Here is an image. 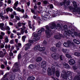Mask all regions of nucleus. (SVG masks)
Here are the masks:
<instances>
[{
  "instance_id": "54",
  "label": "nucleus",
  "mask_w": 80,
  "mask_h": 80,
  "mask_svg": "<svg viewBox=\"0 0 80 80\" xmlns=\"http://www.w3.org/2000/svg\"><path fill=\"white\" fill-rule=\"evenodd\" d=\"M43 43L44 45H47V41L44 40L43 42Z\"/></svg>"
},
{
  "instance_id": "61",
  "label": "nucleus",
  "mask_w": 80,
  "mask_h": 80,
  "mask_svg": "<svg viewBox=\"0 0 80 80\" xmlns=\"http://www.w3.org/2000/svg\"><path fill=\"white\" fill-rule=\"evenodd\" d=\"M9 43L11 44H13V40H11L9 42Z\"/></svg>"
},
{
  "instance_id": "58",
  "label": "nucleus",
  "mask_w": 80,
  "mask_h": 80,
  "mask_svg": "<svg viewBox=\"0 0 80 80\" xmlns=\"http://www.w3.org/2000/svg\"><path fill=\"white\" fill-rule=\"evenodd\" d=\"M3 2L0 1V7H2L3 6Z\"/></svg>"
},
{
  "instance_id": "6",
  "label": "nucleus",
  "mask_w": 80,
  "mask_h": 80,
  "mask_svg": "<svg viewBox=\"0 0 80 80\" xmlns=\"http://www.w3.org/2000/svg\"><path fill=\"white\" fill-rule=\"evenodd\" d=\"M51 56L53 59L54 60H57L58 58V54L57 53H53L52 54Z\"/></svg>"
},
{
  "instance_id": "20",
  "label": "nucleus",
  "mask_w": 80,
  "mask_h": 80,
  "mask_svg": "<svg viewBox=\"0 0 80 80\" xmlns=\"http://www.w3.org/2000/svg\"><path fill=\"white\" fill-rule=\"evenodd\" d=\"M35 79V78L33 76L29 77L28 78L27 80H34Z\"/></svg>"
},
{
  "instance_id": "33",
  "label": "nucleus",
  "mask_w": 80,
  "mask_h": 80,
  "mask_svg": "<svg viewBox=\"0 0 80 80\" xmlns=\"http://www.w3.org/2000/svg\"><path fill=\"white\" fill-rule=\"evenodd\" d=\"M74 55L75 56H77V57L80 56V53H78V52H76L74 53Z\"/></svg>"
},
{
  "instance_id": "15",
  "label": "nucleus",
  "mask_w": 80,
  "mask_h": 80,
  "mask_svg": "<svg viewBox=\"0 0 80 80\" xmlns=\"http://www.w3.org/2000/svg\"><path fill=\"white\" fill-rule=\"evenodd\" d=\"M20 69L19 67H17L15 69H14L13 70V72H20Z\"/></svg>"
},
{
  "instance_id": "57",
  "label": "nucleus",
  "mask_w": 80,
  "mask_h": 80,
  "mask_svg": "<svg viewBox=\"0 0 80 80\" xmlns=\"http://www.w3.org/2000/svg\"><path fill=\"white\" fill-rule=\"evenodd\" d=\"M49 7L51 9L53 8V6L52 4H51L49 5Z\"/></svg>"
},
{
  "instance_id": "47",
  "label": "nucleus",
  "mask_w": 80,
  "mask_h": 80,
  "mask_svg": "<svg viewBox=\"0 0 80 80\" xmlns=\"http://www.w3.org/2000/svg\"><path fill=\"white\" fill-rule=\"evenodd\" d=\"M24 29H23V30H21V31H20V33H21V34H22V35H23L24 33Z\"/></svg>"
},
{
  "instance_id": "41",
  "label": "nucleus",
  "mask_w": 80,
  "mask_h": 80,
  "mask_svg": "<svg viewBox=\"0 0 80 80\" xmlns=\"http://www.w3.org/2000/svg\"><path fill=\"white\" fill-rule=\"evenodd\" d=\"M70 1H68L66 2V5L67 6H68V5H70Z\"/></svg>"
},
{
  "instance_id": "62",
  "label": "nucleus",
  "mask_w": 80,
  "mask_h": 80,
  "mask_svg": "<svg viewBox=\"0 0 80 80\" xmlns=\"http://www.w3.org/2000/svg\"><path fill=\"white\" fill-rule=\"evenodd\" d=\"M18 27H21L22 23H21V22H19L18 23Z\"/></svg>"
},
{
  "instance_id": "8",
  "label": "nucleus",
  "mask_w": 80,
  "mask_h": 80,
  "mask_svg": "<svg viewBox=\"0 0 80 80\" xmlns=\"http://www.w3.org/2000/svg\"><path fill=\"white\" fill-rule=\"evenodd\" d=\"M68 63L70 65H73L75 63V61L74 60L71 59L69 61Z\"/></svg>"
},
{
  "instance_id": "48",
  "label": "nucleus",
  "mask_w": 80,
  "mask_h": 80,
  "mask_svg": "<svg viewBox=\"0 0 80 80\" xmlns=\"http://www.w3.org/2000/svg\"><path fill=\"white\" fill-rule=\"evenodd\" d=\"M15 18H16V19H17V20H20V18H19V17H18V16H15Z\"/></svg>"
},
{
  "instance_id": "55",
  "label": "nucleus",
  "mask_w": 80,
  "mask_h": 80,
  "mask_svg": "<svg viewBox=\"0 0 80 80\" xmlns=\"http://www.w3.org/2000/svg\"><path fill=\"white\" fill-rule=\"evenodd\" d=\"M41 32H43L45 31V28H42L41 29Z\"/></svg>"
},
{
  "instance_id": "25",
  "label": "nucleus",
  "mask_w": 80,
  "mask_h": 80,
  "mask_svg": "<svg viewBox=\"0 0 80 80\" xmlns=\"http://www.w3.org/2000/svg\"><path fill=\"white\" fill-rule=\"evenodd\" d=\"M73 80H80V77L79 76L77 75Z\"/></svg>"
},
{
  "instance_id": "16",
  "label": "nucleus",
  "mask_w": 80,
  "mask_h": 80,
  "mask_svg": "<svg viewBox=\"0 0 80 80\" xmlns=\"http://www.w3.org/2000/svg\"><path fill=\"white\" fill-rule=\"evenodd\" d=\"M15 78V75L13 74H11V75L10 76V80H14Z\"/></svg>"
},
{
  "instance_id": "17",
  "label": "nucleus",
  "mask_w": 80,
  "mask_h": 80,
  "mask_svg": "<svg viewBox=\"0 0 80 80\" xmlns=\"http://www.w3.org/2000/svg\"><path fill=\"white\" fill-rule=\"evenodd\" d=\"M6 11L7 13H8L9 12H13V9L10 8H8L6 9Z\"/></svg>"
},
{
  "instance_id": "37",
  "label": "nucleus",
  "mask_w": 80,
  "mask_h": 80,
  "mask_svg": "<svg viewBox=\"0 0 80 80\" xmlns=\"http://www.w3.org/2000/svg\"><path fill=\"white\" fill-rule=\"evenodd\" d=\"M18 5V1H16L14 4V7H17Z\"/></svg>"
},
{
  "instance_id": "44",
  "label": "nucleus",
  "mask_w": 80,
  "mask_h": 80,
  "mask_svg": "<svg viewBox=\"0 0 80 80\" xmlns=\"http://www.w3.org/2000/svg\"><path fill=\"white\" fill-rule=\"evenodd\" d=\"M38 36H39V35L38 34H35L34 35V37H35V38H37Z\"/></svg>"
},
{
  "instance_id": "2",
  "label": "nucleus",
  "mask_w": 80,
  "mask_h": 80,
  "mask_svg": "<svg viewBox=\"0 0 80 80\" xmlns=\"http://www.w3.org/2000/svg\"><path fill=\"white\" fill-rule=\"evenodd\" d=\"M46 28V30L45 31L46 34V37L47 38H50L51 37V36L52 35L51 33H50L49 32H51V30H50V25L49 26H45Z\"/></svg>"
},
{
  "instance_id": "34",
  "label": "nucleus",
  "mask_w": 80,
  "mask_h": 80,
  "mask_svg": "<svg viewBox=\"0 0 80 80\" xmlns=\"http://www.w3.org/2000/svg\"><path fill=\"white\" fill-rule=\"evenodd\" d=\"M22 58V55L21 54V53H19L18 56V60H20Z\"/></svg>"
},
{
  "instance_id": "51",
  "label": "nucleus",
  "mask_w": 80,
  "mask_h": 80,
  "mask_svg": "<svg viewBox=\"0 0 80 80\" xmlns=\"http://www.w3.org/2000/svg\"><path fill=\"white\" fill-rule=\"evenodd\" d=\"M14 65L16 67H18V66H19V65L18 64V62H16L15 63Z\"/></svg>"
},
{
  "instance_id": "23",
  "label": "nucleus",
  "mask_w": 80,
  "mask_h": 80,
  "mask_svg": "<svg viewBox=\"0 0 80 80\" xmlns=\"http://www.w3.org/2000/svg\"><path fill=\"white\" fill-rule=\"evenodd\" d=\"M0 58H3L4 57V53L2 51H0Z\"/></svg>"
},
{
  "instance_id": "50",
  "label": "nucleus",
  "mask_w": 80,
  "mask_h": 80,
  "mask_svg": "<svg viewBox=\"0 0 80 80\" xmlns=\"http://www.w3.org/2000/svg\"><path fill=\"white\" fill-rule=\"evenodd\" d=\"M72 68L73 69V70H77V67L75 66H73L72 67Z\"/></svg>"
},
{
  "instance_id": "31",
  "label": "nucleus",
  "mask_w": 80,
  "mask_h": 80,
  "mask_svg": "<svg viewBox=\"0 0 80 80\" xmlns=\"http://www.w3.org/2000/svg\"><path fill=\"white\" fill-rule=\"evenodd\" d=\"M64 58V56L63 55H61L60 56V60L61 61H63Z\"/></svg>"
},
{
  "instance_id": "43",
  "label": "nucleus",
  "mask_w": 80,
  "mask_h": 80,
  "mask_svg": "<svg viewBox=\"0 0 80 80\" xmlns=\"http://www.w3.org/2000/svg\"><path fill=\"white\" fill-rule=\"evenodd\" d=\"M6 30H7V31H8V30H9H9H10V27L8 26L6 28Z\"/></svg>"
},
{
  "instance_id": "49",
  "label": "nucleus",
  "mask_w": 80,
  "mask_h": 80,
  "mask_svg": "<svg viewBox=\"0 0 80 80\" xmlns=\"http://www.w3.org/2000/svg\"><path fill=\"white\" fill-rule=\"evenodd\" d=\"M43 3L45 5H47V4L48 3V2H47V1L45 0L43 2Z\"/></svg>"
},
{
  "instance_id": "12",
  "label": "nucleus",
  "mask_w": 80,
  "mask_h": 80,
  "mask_svg": "<svg viewBox=\"0 0 80 80\" xmlns=\"http://www.w3.org/2000/svg\"><path fill=\"white\" fill-rule=\"evenodd\" d=\"M62 37V36L61 34L58 35H56L54 36V38L55 39H58V40H60L61 39V37Z\"/></svg>"
},
{
  "instance_id": "5",
  "label": "nucleus",
  "mask_w": 80,
  "mask_h": 80,
  "mask_svg": "<svg viewBox=\"0 0 80 80\" xmlns=\"http://www.w3.org/2000/svg\"><path fill=\"white\" fill-rule=\"evenodd\" d=\"M50 28L52 29H57V25L55 22L52 23L51 24L49 25Z\"/></svg>"
},
{
  "instance_id": "39",
  "label": "nucleus",
  "mask_w": 80,
  "mask_h": 80,
  "mask_svg": "<svg viewBox=\"0 0 80 80\" xmlns=\"http://www.w3.org/2000/svg\"><path fill=\"white\" fill-rule=\"evenodd\" d=\"M9 42L8 39V37H6L5 39V43H8Z\"/></svg>"
},
{
  "instance_id": "3",
  "label": "nucleus",
  "mask_w": 80,
  "mask_h": 80,
  "mask_svg": "<svg viewBox=\"0 0 80 80\" xmlns=\"http://www.w3.org/2000/svg\"><path fill=\"white\" fill-rule=\"evenodd\" d=\"M64 33V35L65 37H67V36H68L70 37V35L72 37H74V36L73 35L72 36V35L71 33H72V32L70 30V29H69V30H68L67 31H65Z\"/></svg>"
},
{
  "instance_id": "7",
  "label": "nucleus",
  "mask_w": 80,
  "mask_h": 80,
  "mask_svg": "<svg viewBox=\"0 0 80 80\" xmlns=\"http://www.w3.org/2000/svg\"><path fill=\"white\" fill-rule=\"evenodd\" d=\"M26 46H28L25 47V50L27 51L28 50L30 49V46L32 45V44L31 43H27L26 44Z\"/></svg>"
},
{
  "instance_id": "9",
  "label": "nucleus",
  "mask_w": 80,
  "mask_h": 80,
  "mask_svg": "<svg viewBox=\"0 0 80 80\" xmlns=\"http://www.w3.org/2000/svg\"><path fill=\"white\" fill-rule=\"evenodd\" d=\"M63 65L64 67L67 68V69H68V68H70V66L67 63H66L65 62H64L63 63Z\"/></svg>"
},
{
  "instance_id": "38",
  "label": "nucleus",
  "mask_w": 80,
  "mask_h": 80,
  "mask_svg": "<svg viewBox=\"0 0 80 80\" xmlns=\"http://www.w3.org/2000/svg\"><path fill=\"white\" fill-rule=\"evenodd\" d=\"M25 38H26V36H23L22 37V40L23 42H25Z\"/></svg>"
},
{
  "instance_id": "27",
  "label": "nucleus",
  "mask_w": 80,
  "mask_h": 80,
  "mask_svg": "<svg viewBox=\"0 0 80 80\" xmlns=\"http://www.w3.org/2000/svg\"><path fill=\"white\" fill-rule=\"evenodd\" d=\"M42 60V58L41 57H38L36 59V61L37 62H40Z\"/></svg>"
},
{
  "instance_id": "19",
  "label": "nucleus",
  "mask_w": 80,
  "mask_h": 80,
  "mask_svg": "<svg viewBox=\"0 0 80 80\" xmlns=\"http://www.w3.org/2000/svg\"><path fill=\"white\" fill-rule=\"evenodd\" d=\"M62 51L63 53H67L68 52V50L67 49L63 48L62 50Z\"/></svg>"
},
{
  "instance_id": "29",
  "label": "nucleus",
  "mask_w": 80,
  "mask_h": 80,
  "mask_svg": "<svg viewBox=\"0 0 80 80\" xmlns=\"http://www.w3.org/2000/svg\"><path fill=\"white\" fill-rule=\"evenodd\" d=\"M56 46L58 48H60L61 47V43L60 42H58L56 44Z\"/></svg>"
},
{
  "instance_id": "42",
  "label": "nucleus",
  "mask_w": 80,
  "mask_h": 80,
  "mask_svg": "<svg viewBox=\"0 0 80 80\" xmlns=\"http://www.w3.org/2000/svg\"><path fill=\"white\" fill-rule=\"evenodd\" d=\"M3 73H4L3 71L2 70L1 71V70H0V75H3Z\"/></svg>"
},
{
  "instance_id": "63",
  "label": "nucleus",
  "mask_w": 80,
  "mask_h": 80,
  "mask_svg": "<svg viewBox=\"0 0 80 80\" xmlns=\"http://www.w3.org/2000/svg\"><path fill=\"white\" fill-rule=\"evenodd\" d=\"M1 35H2V36H4V35H5V33H4L3 32H1Z\"/></svg>"
},
{
  "instance_id": "46",
  "label": "nucleus",
  "mask_w": 80,
  "mask_h": 80,
  "mask_svg": "<svg viewBox=\"0 0 80 80\" xmlns=\"http://www.w3.org/2000/svg\"><path fill=\"white\" fill-rule=\"evenodd\" d=\"M41 33H42V32L40 30H39L38 32V34L39 35H40L41 34H40Z\"/></svg>"
},
{
  "instance_id": "30",
  "label": "nucleus",
  "mask_w": 80,
  "mask_h": 80,
  "mask_svg": "<svg viewBox=\"0 0 80 80\" xmlns=\"http://www.w3.org/2000/svg\"><path fill=\"white\" fill-rule=\"evenodd\" d=\"M31 21H29L28 22V26L30 29H32V27L31 26Z\"/></svg>"
},
{
  "instance_id": "40",
  "label": "nucleus",
  "mask_w": 80,
  "mask_h": 80,
  "mask_svg": "<svg viewBox=\"0 0 80 80\" xmlns=\"http://www.w3.org/2000/svg\"><path fill=\"white\" fill-rule=\"evenodd\" d=\"M31 11L32 13H33L34 15H36V12H35V11H34V10L33 9H31Z\"/></svg>"
},
{
  "instance_id": "32",
  "label": "nucleus",
  "mask_w": 80,
  "mask_h": 80,
  "mask_svg": "<svg viewBox=\"0 0 80 80\" xmlns=\"http://www.w3.org/2000/svg\"><path fill=\"white\" fill-rule=\"evenodd\" d=\"M66 57H67V58H72V57L71 55L68 54H66Z\"/></svg>"
},
{
  "instance_id": "35",
  "label": "nucleus",
  "mask_w": 80,
  "mask_h": 80,
  "mask_svg": "<svg viewBox=\"0 0 80 80\" xmlns=\"http://www.w3.org/2000/svg\"><path fill=\"white\" fill-rule=\"evenodd\" d=\"M63 45L65 47H68L69 46L68 43L67 42H64L63 44Z\"/></svg>"
},
{
  "instance_id": "36",
  "label": "nucleus",
  "mask_w": 80,
  "mask_h": 80,
  "mask_svg": "<svg viewBox=\"0 0 80 80\" xmlns=\"http://www.w3.org/2000/svg\"><path fill=\"white\" fill-rule=\"evenodd\" d=\"M78 6L77 4H75L74 5V8L73 9V10L74 11H75L76 10H77V9L78 8Z\"/></svg>"
},
{
  "instance_id": "28",
  "label": "nucleus",
  "mask_w": 80,
  "mask_h": 80,
  "mask_svg": "<svg viewBox=\"0 0 80 80\" xmlns=\"http://www.w3.org/2000/svg\"><path fill=\"white\" fill-rule=\"evenodd\" d=\"M45 13V15L46 17H48L49 15V11H44Z\"/></svg>"
},
{
  "instance_id": "24",
  "label": "nucleus",
  "mask_w": 80,
  "mask_h": 80,
  "mask_svg": "<svg viewBox=\"0 0 80 80\" xmlns=\"http://www.w3.org/2000/svg\"><path fill=\"white\" fill-rule=\"evenodd\" d=\"M73 42H74L75 43L77 44V45H78V44H80V41H79L76 40V39H74L73 40Z\"/></svg>"
},
{
  "instance_id": "13",
  "label": "nucleus",
  "mask_w": 80,
  "mask_h": 80,
  "mask_svg": "<svg viewBox=\"0 0 80 80\" xmlns=\"http://www.w3.org/2000/svg\"><path fill=\"white\" fill-rule=\"evenodd\" d=\"M52 69L53 74L55 73V66L54 65H52Z\"/></svg>"
},
{
  "instance_id": "21",
  "label": "nucleus",
  "mask_w": 80,
  "mask_h": 80,
  "mask_svg": "<svg viewBox=\"0 0 80 80\" xmlns=\"http://www.w3.org/2000/svg\"><path fill=\"white\" fill-rule=\"evenodd\" d=\"M67 3V0H64L63 2H60V5L61 6H63V5H65Z\"/></svg>"
},
{
  "instance_id": "22",
  "label": "nucleus",
  "mask_w": 80,
  "mask_h": 80,
  "mask_svg": "<svg viewBox=\"0 0 80 80\" xmlns=\"http://www.w3.org/2000/svg\"><path fill=\"white\" fill-rule=\"evenodd\" d=\"M39 52H44V51L45 50V47H41L40 48H39Z\"/></svg>"
},
{
  "instance_id": "10",
  "label": "nucleus",
  "mask_w": 80,
  "mask_h": 80,
  "mask_svg": "<svg viewBox=\"0 0 80 80\" xmlns=\"http://www.w3.org/2000/svg\"><path fill=\"white\" fill-rule=\"evenodd\" d=\"M17 12H22V13H23L25 12V10L23 9H21L19 7L17 8Z\"/></svg>"
},
{
  "instance_id": "11",
  "label": "nucleus",
  "mask_w": 80,
  "mask_h": 80,
  "mask_svg": "<svg viewBox=\"0 0 80 80\" xmlns=\"http://www.w3.org/2000/svg\"><path fill=\"white\" fill-rule=\"evenodd\" d=\"M28 68L29 69H33V68H37V65L33 64H30L28 66Z\"/></svg>"
},
{
  "instance_id": "60",
  "label": "nucleus",
  "mask_w": 80,
  "mask_h": 80,
  "mask_svg": "<svg viewBox=\"0 0 80 80\" xmlns=\"http://www.w3.org/2000/svg\"><path fill=\"white\" fill-rule=\"evenodd\" d=\"M36 15H38V14H39V13H40V12L39 11H38L36 12Z\"/></svg>"
},
{
  "instance_id": "18",
  "label": "nucleus",
  "mask_w": 80,
  "mask_h": 80,
  "mask_svg": "<svg viewBox=\"0 0 80 80\" xmlns=\"http://www.w3.org/2000/svg\"><path fill=\"white\" fill-rule=\"evenodd\" d=\"M50 50L53 52H57V48L55 47L51 48Z\"/></svg>"
},
{
  "instance_id": "26",
  "label": "nucleus",
  "mask_w": 80,
  "mask_h": 80,
  "mask_svg": "<svg viewBox=\"0 0 80 80\" xmlns=\"http://www.w3.org/2000/svg\"><path fill=\"white\" fill-rule=\"evenodd\" d=\"M56 75L57 77H60V71L58 70H57L56 71Z\"/></svg>"
},
{
  "instance_id": "52",
  "label": "nucleus",
  "mask_w": 80,
  "mask_h": 80,
  "mask_svg": "<svg viewBox=\"0 0 80 80\" xmlns=\"http://www.w3.org/2000/svg\"><path fill=\"white\" fill-rule=\"evenodd\" d=\"M37 8H38V7L37 6V3H35V5L34 6V8L36 9Z\"/></svg>"
},
{
  "instance_id": "1",
  "label": "nucleus",
  "mask_w": 80,
  "mask_h": 80,
  "mask_svg": "<svg viewBox=\"0 0 80 80\" xmlns=\"http://www.w3.org/2000/svg\"><path fill=\"white\" fill-rule=\"evenodd\" d=\"M61 77L64 79H67V78L69 80H71L72 79V73L70 71H68L67 72L65 70H63L61 74Z\"/></svg>"
},
{
  "instance_id": "53",
  "label": "nucleus",
  "mask_w": 80,
  "mask_h": 80,
  "mask_svg": "<svg viewBox=\"0 0 80 80\" xmlns=\"http://www.w3.org/2000/svg\"><path fill=\"white\" fill-rule=\"evenodd\" d=\"M4 25V23H0V27H3Z\"/></svg>"
},
{
  "instance_id": "45",
  "label": "nucleus",
  "mask_w": 80,
  "mask_h": 80,
  "mask_svg": "<svg viewBox=\"0 0 80 80\" xmlns=\"http://www.w3.org/2000/svg\"><path fill=\"white\" fill-rule=\"evenodd\" d=\"M78 67L80 69V59L78 60Z\"/></svg>"
},
{
  "instance_id": "4",
  "label": "nucleus",
  "mask_w": 80,
  "mask_h": 80,
  "mask_svg": "<svg viewBox=\"0 0 80 80\" xmlns=\"http://www.w3.org/2000/svg\"><path fill=\"white\" fill-rule=\"evenodd\" d=\"M41 68L43 69H46L47 68V62L45 61H42L41 63Z\"/></svg>"
},
{
  "instance_id": "59",
  "label": "nucleus",
  "mask_w": 80,
  "mask_h": 80,
  "mask_svg": "<svg viewBox=\"0 0 80 80\" xmlns=\"http://www.w3.org/2000/svg\"><path fill=\"white\" fill-rule=\"evenodd\" d=\"M61 27V25H60V24L58 23L57 24V26H56L57 29V27Z\"/></svg>"
},
{
  "instance_id": "64",
  "label": "nucleus",
  "mask_w": 80,
  "mask_h": 80,
  "mask_svg": "<svg viewBox=\"0 0 80 80\" xmlns=\"http://www.w3.org/2000/svg\"><path fill=\"white\" fill-rule=\"evenodd\" d=\"M18 79L19 80H23V78L22 76H20L19 78H18Z\"/></svg>"
},
{
  "instance_id": "56",
  "label": "nucleus",
  "mask_w": 80,
  "mask_h": 80,
  "mask_svg": "<svg viewBox=\"0 0 80 80\" xmlns=\"http://www.w3.org/2000/svg\"><path fill=\"white\" fill-rule=\"evenodd\" d=\"M28 30V29L27 28H26L25 29H24V32L25 33H28V32L27 31Z\"/></svg>"
},
{
  "instance_id": "14",
  "label": "nucleus",
  "mask_w": 80,
  "mask_h": 80,
  "mask_svg": "<svg viewBox=\"0 0 80 80\" xmlns=\"http://www.w3.org/2000/svg\"><path fill=\"white\" fill-rule=\"evenodd\" d=\"M48 75H52V72L51 70V68H48Z\"/></svg>"
}]
</instances>
